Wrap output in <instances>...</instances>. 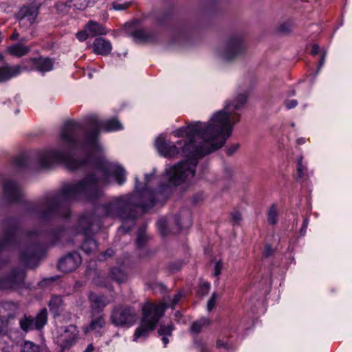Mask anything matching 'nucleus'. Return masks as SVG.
Wrapping results in <instances>:
<instances>
[{
    "instance_id": "28",
    "label": "nucleus",
    "mask_w": 352,
    "mask_h": 352,
    "mask_svg": "<svg viewBox=\"0 0 352 352\" xmlns=\"http://www.w3.org/2000/svg\"><path fill=\"white\" fill-rule=\"evenodd\" d=\"M89 1L90 0H69L67 6L74 9L83 10L87 7Z\"/></svg>"
},
{
    "instance_id": "5",
    "label": "nucleus",
    "mask_w": 352,
    "mask_h": 352,
    "mask_svg": "<svg viewBox=\"0 0 352 352\" xmlns=\"http://www.w3.org/2000/svg\"><path fill=\"white\" fill-rule=\"evenodd\" d=\"M29 65L21 66L6 65L0 67V82L7 81L13 77L16 76L23 70H26L30 66V69L36 70L39 72L45 73L52 70L54 67V60L49 57L40 56L38 58H32L26 61Z\"/></svg>"
},
{
    "instance_id": "12",
    "label": "nucleus",
    "mask_w": 352,
    "mask_h": 352,
    "mask_svg": "<svg viewBox=\"0 0 352 352\" xmlns=\"http://www.w3.org/2000/svg\"><path fill=\"white\" fill-rule=\"evenodd\" d=\"M79 331L75 325H68L63 329L57 338V342L62 349H69L76 344Z\"/></svg>"
},
{
    "instance_id": "10",
    "label": "nucleus",
    "mask_w": 352,
    "mask_h": 352,
    "mask_svg": "<svg viewBox=\"0 0 352 352\" xmlns=\"http://www.w3.org/2000/svg\"><path fill=\"white\" fill-rule=\"evenodd\" d=\"M47 321V312L46 309H41L34 318L31 316L25 315L19 321L20 327L24 331L33 329H42Z\"/></svg>"
},
{
    "instance_id": "22",
    "label": "nucleus",
    "mask_w": 352,
    "mask_h": 352,
    "mask_svg": "<svg viewBox=\"0 0 352 352\" xmlns=\"http://www.w3.org/2000/svg\"><path fill=\"white\" fill-rule=\"evenodd\" d=\"M85 29L89 32L90 36L105 35L107 34L106 28L103 25L94 21H89L85 25Z\"/></svg>"
},
{
    "instance_id": "16",
    "label": "nucleus",
    "mask_w": 352,
    "mask_h": 352,
    "mask_svg": "<svg viewBox=\"0 0 352 352\" xmlns=\"http://www.w3.org/2000/svg\"><path fill=\"white\" fill-rule=\"evenodd\" d=\"M89 300L91 314L102 311L111 302L110 300L105 296L94 292L89 294Z\"/></svg>"
},
{
    "instance_id": "59",
    "label": "nucleus",
    "mask_w": 352,
    "mask_h": 352,
    "mask_svg": "<svg viewBox=\"0 0 352 352\" xmlns=\"http://www.w3.org/2000/svg\"><path fill=\"white\" fill-rule=\"evenodd\" d=\"M297 143L298 144L305 143V139L304 138H299L297 140Z\"/></svg>"
},
{
    "instance_id": "11",
    "label": "nucleus",
    "mask_w": 352,
    "mask_h": 352,
    "mask_svg": "<svg viewBox=\"0 0 352 352\" xmlns=\"http://www.w3.org/2000/svg\"><path fill=\"white\" fill-rule=\"evenodd\" d=\"M38 14V7L34 4L23 6L16 15L21 28L28 29L36 21Z\"/></svg>"
},
{
    "instance_id": "41",
    "label": "nucleus",
    "mask_w": 352,
    "mask_h": 352,
    "mask_svg": "<svg viewBox=\"0 0 352 352\" xmlns=\"http://www.w3.org/2000/svg\"><path fill=\"white\" fill-rule=\"evenodd\" d=\"M89 36V32L87 31V30L85 29V30H82V31H80V32H78L77 34H76V38L80 41H85Z\"/></svg>"
},
{
    "instance_id": "55",
    "label": "nucleus",
    "mask_w": 352,
    "mask_h": 352,
    "mask_svg": "<svg viewBox=\"0 0 352 352\" xmlns=\"http://www.w3.org/2000/svg\"><path fill=\"white\" fill-rule=\"evenodd\" d=\"M210 286V285L208 283H204L201 285L202 288L206 291V293L209 291Z\"/></svg>"
},
{
    "instance_id": "29",
    "label": "nucleus",
    "mask_w": 352,
    "mask_h": 352,
    "mask_svg": "<svg viewBox=\"0 0 352 352\" xmlns=\"http://www.w3.org/2000/svg\"><path fill=\"white\" fill-rule=\"evenodd\" d=\"M183 296H184V295H183L182 292H179L173 296L170 302H168L167 301V300L164 299V301L160 303H158V305L164 304V306L166 307L165 309H167L168 307L174 309L175 305L182 300ZM155 304L157 305V303H155Z\"/></svg>"
},
{
    "instance_id": "19",
    "label": "nucleus",
    "mask_w": 352,
    "mask_h": 352,
    "mask_svg": "<svg viewBox=\"0 0 352 352\" xmlns=\"http://www.w3.org/2000/svg\"><path fill=\"white\" fill-rule=\"evenodd\" d=\"M93 47L95 53L103 56L109 54L112 50L111 43L102 37L95 39L93 43Z\"/></svg>"
},
{
    "instance_id": "50",
    "label": "nucleus",
    "mask_w": 352,
    "mask_h": 352,
    "mask_svg": "<svg viewBox=\"0 0 352 352\" xmlns=\"http://www.w3.org/2000/svg\"><path fill=\"white\" fill-rule=\"evenodd\" d=\"M319 52V47L318 45L315 44L311 47L310 53L311 55H316Z\"/></svg>"
},
{
    "instance_id": "15",
    "label": "nucleus",
    "mask_w": 352,
    "mask_h": 352,
    "mask_svg": "<svg viewBox=\"0 0 352 352\" xmlns=\"http://www.w3.org/2000/svg\"><path fill=\"white\" fill-rule=\"evenodd\" d=\"M81 263V257L77 252L69 254L58 262V269L64 273L74 270Z\"/></svg>"
},
{
    "instance_id": "58",
    "label": "nucleus",
    "mask_w": 352,
    "mask_h": 352,
    "mask_svg": "<svg viewBox=\"0 0 352 352\" xmlns=\"http://www.w3.org/2000/svg\"><path fill=\"white\" fill-rule=\"evenodd\" d=\"M10 305L9 303H5L1 305H0V315L2 314V311H4L6 309V307H8Z\"/></svg>"
},
{
    "instance_id": "40",
    "label": "nucleus",
    "mask_w": 352,
    "mask_h": 352,
    "mask_svg": "<svg viewBox=\"0 0 352 352\" xmlns=\"http://www.w3.org/2000/svg\"><path fill=\"white\" fill-rule=\"evenodd\" d=\"M216 300H217V294L213 293L212 295V297L208 300V304H207V309L209 311H211L214 308V307L216 304Z\"/></svg>"
},
{
    "instance_id": "31",
    "label": "nucleus",
    "mask_w": 352,
    "mask_h": 352,
    "mask_svg": "<svg viewBox=\"0 0 352 352\" xmlns=\"http://www.w3.org/2000/svg\"><path fill=\"white\" fill-rule=\"evenodd\" d=\"M82 248L85 252L89 254L97 248V243L93 239H86L82 244Z\"/></svg>"
},
{
    "instance_id": "9",
    "label": "nucleus",
    "mask_w": 352,
    "mask_h": 352,
    "mask_svg": "<svg viewBox=\"0 0 352 352\" xmlns=\"http://www.w3.org/2000/svg\"><path fill=\"white\" fill-rule=\"evenodd\" d=\"M137 314L130 307L119 305L115 307L111 315V321L116 326H131L136 320Z\"/></svg>"
},
{
    "instance_id": "13",
    "label": "nucleus",
    "mask_w": 352,
    "mask_h": 352,
    "mask_svg": "<svg viewBox=\"0 0 352 352\" xmlns=\"http://www.w3.org/2000/svg\"><path fill=\"white\" fill-rule=\"evenodd\" d=\"M25 277L24 270H15L8 276L0 280V288L1 289L15 288L23 283Z\"/></svg>"
},
{
    "instance_id": "20",
    "label": "nucleus",
    "mask_w": 352,
    "mask_h": 352,
    "mask_svg": "<svg viewBox=\"0 0 352 352\" xmlns=\"http://www.w3.org/2000/svg\"><path fill=\"white\" fill-rule=\"evenodd\" d=\"M31 47L22 43H15L8 47L7 52L10 55L16 57H21L26 55L30 51Z\"/></svg>"
},
{
    "instance_id": "44",
    "label": "nucleus",
    "mask_w": 352,
    "mask_h": 352,
    "mask_svg": "<svg viewBox=\"0 0 352 352\" xmlns=\"http://www.w3.org/2000/svg\"><path fill=\"white\" fill-rule=\"evenodd\" d=\"M232 220L234 223H238L241 219V214L239 211H234L231 213Z\"/></svg>"
},
{
    "instance_id": "46",
    "label": "nucleus",
    "mask_w": 352,
    "mask_h": 352,
    "mask_svg": "<svg viewBox=\"0 0 352 352\" xmlns=\"http://www.w3.org/2000/svg\"><path fill=\"white\" fill-rule=\"evenodd\" d=\"M129 3H124V4H121V3H113V7L116 10H122L126 9L129 7Z\"/></svg>"
},
{
    "instance_id": "33",
    "label": "nucleus",
    "mask_w": 352,
    "mask_h": 352,
    "mask_svg": "<svg viewBox=\"0 0 352 352\" xmlns=\"http://www.w3.org/2000/svg\"><path fill=\"white\" fill-rule=\"evenodd\" d=\"M294 26V23L292 21H287L280 24L278 30L282 34H289L293 30Z\"/></svg>"
},
{
    "instance_id": "6",
    "label": "nucleus",
    "mask_w": 352,
    "mask_h": 352,
    "mask_svg": "<svg viewBox=\"0 0 352 352\" xmlns=\"http://www.w3.org/2000/svg\"><path fill=\"white\" fill-rule=\"evenodd\" d=\"M64 163L70 170H74L84 167L91 163L87 158L84 160L70 159L66 152L51 150L42 151L39 154V163L43 168H50L54 163Z\"/></svg>"
},
{
    "instance_id": "42",
    "label": "nucleus",
    "mask_w": 352,
    "mask_h": 352,
    "mask_svg": "<svg viewBox=\"0 0 352 352\" xmlns=\"http://www.w3.org/2000/svg\"><path fill=\"white\" fill-rule=\"evenodd\" d=\"M136 245L138 247L140 248L144 245V243L146 242V236L145 235L140 232L138 235L137 239H136Z\"/></svg>"
},
{
    "instance_id": "3",
    "label": "nucleus",
    "mask_w": 352,
    "mask_h": 352,
    "mask_svg": "<svg viewBox=\"0 0 352 352\" xmlns=\"http://www.w3.org/2000/svg\"><path fill=\"white\" fill-rule=\"evenodd\" d=\"M164 186H160V192L157 195L153 192L143 190L142 192H135L129 197H122L114 199L113 201L103 204L100 208L98 213L102 217H120L126 219L132 217L129 212L133 207L141 208L144 211L151 208L160 199L165 198L163 193Z\"/></svg>"
},
{
    "instance_id": "34",
    "label": "nucleus",
    "mask_w": 352,
    "mask_h": 352,
    "mask_svg": "<svg viewBox=\"0 0 352 352\" xmlns=\"http://www.w3.org/2000/svg\"><path fill=\"white\" fill-rule=\"evenodd\" d=\"M132 36L140 41H146L149 38L148 32L144 30H137L133 32Z\"/></svg>"
},
{
    "instance_id": "64",
    "label": "nucleus",
    "mask_w": 352,
    "mask_h": 352,
    "mask_svg": "<svg viewBox=\"0 0 352 352\" xmlns=\"http://www.w3.org/2000/svg\"><path fill=\"white\" fill-rule=\"evenodd\" d=\"M3 59V56L1 54H0V62L2 61Z\"/></svg>"
},
{
    "instance_id": "2",
    "label": "nucleus",
    "mask_w": 352,
    "mask_h": 352,
    "mask_svg": "<svg viewBox=\"0 0 352 352\" xmlns=\"http://www.w3.org/2000/svg\"><path fill=\"white\" fill-rule=\"evenodd\" d=\"M94 172L74 184L63 186L56 196L45 199V205L50 212L59 210L63 202L72 199L94 201L102 195L101 186L107 184L109 171L106 164L91 162Z\"/></svg>"
},
{
    "instance_id": "60",
    "label": "nucleus",
    "mask_w": 352,
    "mask_h": 352,
    "mask_svg": "<svg viewBox=\"0 0 352 352\" xmlns=\"http://www.w3.org/2000/svg\"><path fill=\"white\" fill-rule=\"evenodd\" d=\"M112 253H113V251L111 250H108L106 252H105V255H107L109 256H111L112 255Z\"/></svg>"
},
{
    "instance_id": "1",
    "label": "nucleus",
    "mask_w": 352,
    "mask_h": 352,
    "mask_svg": "<svg viewBox=\"0 0 352 352\" xmlns=\"http://www.w3.org/2000/svg\"><path fill=\"white\" fill-rule=\"evenodd\" d=\"M246 100V94H239L227 102L224 109L216 112L207 124L197 122L175 130L173 134L176 137L184 138L176 144L166 142L162 138L156 140L155 147L161 155L173 157L182 153L187 157L166 170L169 185H179L193 177L198 159L224 145L232 135L233 126L240 120L239 111Z\"/></svg>"
},
{
    "instance_id": "63",
    "label": "nucleus",
    "mask_w": 352,
    "mask_h": 352,
    "mask_svg": "<svg viewBox=\"0 0 352 352\" xmlns=\"http://www.w3.org/2000/svg\"><path fill=\"white\" fill-rule=\"evenodd\" d=\"M324 61V56H323L322 57V58H321L320 62V67L323 65Z\"/></svg>"
},
{
    "instance_id": "48",
    "label": "nucleus",
    "mask_w": 352,
    "mask_h": 352,
    "mask_svg": "<svg viewBox=\"0 0 352 352\" xmlns=\"http://www.w3.org/2000/svg\"><path fill=\"white\" fill-rule=\"evenodd\" d=\"M308 223H309L308 219H304L302 224L301 229H300V234L302 235L305 234L306 230L307 228V226H308Z\"/></svg>"
},
{
    "instance_id": "52",
    "label": "nucleus",
    "mask_w": 352,
    "mask_h": 352,
    "mask_svg": "<svg viewBox=\"0 0 352 352\" xmlns=\"http://www.w3.org/2000/svg\"><path fill=\"white\" fill-rule=\"evenodd\" d=\"M217 346L218 348H227V344L223 343L221 340H217Z\"/></svg>"
},
{
    "instance_id": "38",
    "label": "nucleus",
    "mask_w": 352,
    "mask_h": 352,
    "mask_svg": "<svg viewBox=\"0 0 352 352\" xmlns=\"http://www.w3.org/2000/svg\"><path fill=\"white\" fill-rule=\"evenodd\" d=\"M15 232L11 231L8 232L6 234V236L3 239L0 241V250L6 246L8 243H10L14 238Z\"/></svg>"
},
{
    "instance_id": "43",
    "label": "nucleus",
    "mask_w": 352,
    "mask_h": 352,
    "mask_svg": "<svg viewBox=\"0 0 352 352\" xmlns=\"http://www.w3.org/2000/svg\"><path fill=\"white\" fill-rule=\"evenodd\" d=\"M222 268H223V265H222L221 261H219L216 262V263L214 265V273H213L214 276H219V275L221 272Z\"/></svg>"
},
{
    "instance_id": "56",
    "label": "nucleus",
    "mask_w": 352,
    "mask_h": 352,
    "mask_svg": "<svg viewBox=\"0 0 352 352\" xmlns=\"http://www.w3.org/2000/svg\"><path fill=\"white\" fill-rule=\"evenodd\" d=\"M94 350V345L92 344H89L84 352H93Z\"/></svg>"
},
{
    "instance_id": "49",
    "label": "nucleus",
    "mask_w": 352,
    "mask_h": 352,
    "mask_svg": "<svg viewBox=\"0 0 352 352\" xmlns=\"http://www.w3.org/2000/svg\"><path fill=\"white\" fill-rule=\"evenodd\" d=\"M298 104V102L297 100H289L286 102L285 105L287 107V109H292V108H294L295 107H296Z\"/></svg>"
},
{
    "instance_id": "23",
    "label": "nucleus",
    "mask_w": 352,
    "mask_h": 352,
    "mask_svg": "<svg viewBox=\"0 0 352 352\" xmlns=\"http://www.w3.org/2000/svg\"><path fill=\"white\" fill-rule=\"evenodd\" d=\"M93 219L92 215L82 216L79 219L80 232H83L85 235L89 234V230L93 227Z\"/></svg>"
},
{
    "instance_id": "32",
    "label": "nucleus",
    "mask_w": 352,
    "mask_h": 352,
    "mask_svg": "<svg viewBox=\"0 0 352 352\" xmlns=\"http://www.w3.org/2000/svg\"><path fill=\"white\" fill-rule=\"evenodd\" d=\"M267 220L272 225L278 222V211L275 205H272L270 208L267 212Z\"/></svg>"
},
{
    "instance_id": "25",
    "label": "nucleus",
    "mask_w": 352,
    "mask_h": 352,
    "mask_svg": "<svg viewBox=\"0 0 352 352\" xmlns=\"http://www.w3.org/2000/svg\"><path fill=\"white\" fill-rule=\"evenodd\" d=\"M21 352H42V348L31 341H25L21 346Z\"/></svg>"
},
{
    "instance_id": "26",
    "label": "nucleus",
    "mask_w": 352,
    "mask_h": 352,
    "mask_svg": "<svg viewBox=\"0 0 352 352\" xmlns=\"http://www.w3.org/2000/svg\"><path fill=\"white\" fill-rule=\"evenodd\" d=\"M113 175L119 185H122L126 180L125 170L119 166L113 169Z\"/></svg>"
},
{
    "instance_id": "62",
    "label": "nucleus",
    "mask_w": 352,
    "mask_h": 352,
    "mask_svg": "<svg viewBox=\"0 0 352 352\" xmlns=\"http://www.w3.org/2000/svg\"><path fill=\"white\" fill-rule=\"evenodd\" d=\"M69 215V211L68 210H67V212L65 214H63V216L65 218L68 217Z\"/></svg>"
},
{
    "instance_id": "30",
    "label": "nucleus",
    "mask_w": 352,
    "mask_h": 352,
    "mask_svg": "<svg viewBox=\"0 0 352 352\" xmlns=\"http://www.w3.org/2000/svg\"><path fill=\"white\" fill-rule=\"evenodd\" d=\"M307 168L303 164V157L300 156L297 160V174L298 177L302 179L307 176Z\"/></svg>"
},
{
    "instance_id": "51",
    "label": "nucleus",
    "mask_w": 352,
    "mask_h": 352,
    "mask_svg": "<svg viewBox=\"0 0 352 352\" xmlns=\"http://www.w3.org/2000/svg\"><path fill=\"white\" fill-rule=\"evenodd\" d=\"M272 250L270 245H266L265 249L264 254L265 256H269L272 254Z\"/></svg>"
},
{
    "instance_id": "54",
    "label": "nucleus",
    "mask_w": 352,
    "mask_h": 352,
    "mask_svg": "<svg viewBox=\"0 0 352 352\" xmlns=\"http://www.w3.org/2000/svg\"><path fill=\"white\" fill-rule=\"evenodd\" d=\"M19 36V34L17 32H14L10 36V39L14 41L18 39Z\"/></svg>"
},
{
    "instance_id": "14",
    "label": "nucleus",
    "mask_w": 352,
    "mask_h": 352,
    "mask_svg": "<svg viewBox=\"0 0 352 352\" xmlns=\"http://www.w3.org/2000/svg\"><path fill=\"white\" fill-rule=\"evenodd\" d=\"M243 50L241 40L238 37L232 38L227 42L222 56L225 60H231L241 54Z\"/></svg>"
},
{
    "instance_id": "17",
    "label": "nucleus",
    "mask_w": 352,
    "mask_h": 352,
    "mask_svg": "<svg viewBox=\"0 0 352 352\" xmlns=\"http://www.w3.org/2000/svg\"><path fill=\"white\" fill-rule=\"evenodd\" d=\"M91 320L89 324L84 326L82 328L83 332L87 334L91 331L96 333H100L106 325V321L104 314H100L98 316L91 314Z\"/></svg>"
},
{
    "instance_id": "47",
    "label": "nucleus",
    "mask_w": 352,
    "mask_h": 352,
    "mask_svg": "<svg viewBox=\"0 0 352 352\" xmlns=\"http://www.w3.org/2000/svg\"><path fill=\"white\" fill-rule=\"evenodd\" d=\"M14 163L16 164V165L17 166L22 167V166H25V159L22 156L19 157L15 160Z\"/></svg>"
},
{
    "instance_id": "8",
    "label": "nucleus",
    "mask_w": 352,
    "mask_h": 352,
    "mask_svg": "<svg viewBox=\"0 0 352 352\" xmlns=\"http://www.w3.org/2000/svg\"><path fill=\"white\" fill-rule=\"evenodd\" d=\"M81 126L77 122L69 121L65 124L61 129L59 138V144L63 149L70 151L76 147L78 139V134Z\"/></svg>"
},
{
    "instance_id": "7",
    "label": "nucleus",
    "mask_w": 352,
    "mask_h": 352,
    "mask_svg": "<svg viewBox=\"0 0 352 352\" xmlns=\"http://www.w3.org/2000/svg\"><path fill=\"white\" fill-rule=\"evenodd\" d=\"M89 124L90 129L87 135L86 142L93 146L96 144L100 131L110 132L122 129V124L116 118L101 121L96 116H92L89 118Z\"/></svg>"
},
{
    "instance_id": "21",
    "label": "nucleus",
    "mask_w": 352,
    "mask_h": 352,
    "mask_svg": "<svg viewBox=\"0 0 352 352\" xmlns=\"http://www.w3.org/2000/svg\"><path fill=\"white\" fill-rule=\"evenodd\" d=\"M50 311L55 316H59L64 309V302L61 296H53L48 302Z\"/></svg>"
},
{
    "instance_id": "45",
    "label": "nucleus",
    "mask_w": 352,
    "mask_h": 352,
    "mask_svg": "<svg viewBox=\"0 0 352 352\" xmlns=\"http://www.w3.org/2000/svg\"><path fill=\"white\" fill-rule=\"evenodd\" d=\"M239 147V144H234L232 145L230 147H229L228 148H227L226 153L228 155H232L237 151Z\"/></svg>"
},
{
    "instance_id": "27",
    "label": "nucleus",
    "mask_w": 352,
    "mask_h": 352,
    "mask_svg": "<svg viewBox=\"0 0 352 352\" xmlns=\"http://www.w3.org/2000/svg\"><path fill=\"white\" fill-rule=\"evenodd\" d=\"M110 276L112 280L120 283L124 282L126 278V274L119 268H112L110 272Z\"/></svg>"
},
{
    "instance_id": "36",
    "label": "nucleus",
    "mask_w": 352,
    "mask_h": 352,
    "mask_svg": "<svg viewBox=\"0 0 352 352\" xmlns=\"http://www.w3.org/2000/svg\"><path fill=\"white\" fill-rule=\"evenodd\" d=\"M168 224H169L168 221L165 218L160 219L157 221V228L162 235H165L167 234Z\"/></svg>"
},
{
    "instance_id": "35",
    "label": "nucleus",
    "mask_w": 352,
    "mask_h": 352,
    "mask_svg": "<svg viewBox=\"0 0 352 352\" xmlns=\"http://www.w3.org/2000/svg\"><path fill=\"white\" fill-rule=\"evenodd\" d=\"M37 257L38 254L35 251H31L30 253L23 252L21 255V261L28 265L31 260H34Z\"/></svg>"
},
{
    "instance_id": "18",
    "label": "nucleus",
    "mask_w": 352,
    "mask_h": 352,
    "mask_svg": "<svg viewBox=\"0 0 352 352\" xmlns=\"http://www.w3.org/2000/svg\"><path fill=\"white\" fill-rule=\"evenodd\" d=\"M4 195L10 201H17L21 197L19 185L12 181H6L3 185Z\"/></svg>"
},
{
    "instance_id": "39",
    "label": "nucleus",
    "mask_w": 352,
    "mask_h": 352,
    "mask_svg": "<svg viewBox=\"0 0 352 352\" xmlns=\"http://www.w3.org/2000/svg\"><path fill=\"white\" fill-rule=\"evenodd\" d=\"M94 283L100 287H108V283L106 279L100 276H97L94 278Z\"/></svg>"
},
{
    "instance_id": "53",
    "label": "nucleus",
    "mask_w": 352,
    "mask_h": 352,
    "mask_svg": "<svg viewBox=\"0 0 352 352\" xmlns=\"http://www.w3.org/2000/svg\"><path fill=\"white\" fill-rule=\"evenodd\" d=\"M153 175L151 174V175H146L145 176V182H146V185L147 186L150 182V180H151L153 178Z\"/></svg>"
},
{
    "instance_id": "4",
    "label": "nucleus",
    "mask_w": 352,
    "mask_h": 352,
    "mask_svg": "<svg viewBox=\"0 0 352 352\" xmlns=\"http://www.w3.org/2000/svg\"><path fill=\"white\" fill-rule=\"evenodd\" d=\"M166 307L164 304L146 302L142 307L143 317L140 326L136 329L133 335V341L140 338H146L150 332L154 330L160 319L164 316Z\"/></svg>"
},
{
    "instance_id": "61",
    "label": "nucleus",
    "mask_w": 352,
    "mask_h": 352,
    "mask_svg": "<svg viewBox=\"0 0 352 352\" xmlns=\"http://www.w3.org/2000/svg\"><path fill=\"white\" fill-rule=\"evenodd\" d=\"M5 329H6V325L0 327V334L4 332Z\"/></svg>"
},
{
    "instance_id": "24",
    "label": "nucleus",
    "mask_w": 352,
    "mask_h": 352,
    "mask_svg": "<svg viewBox=\"0 0 352 352\" xmlns=\"http://www.w3.org/2000/svg\"><path fill=\"white\" fill-rule=\"evenodd\" d=\"M210 324V320L208 318H202L192 323L190 330L192 333H199L204 327H208Z\"/></svg>"
},
{
    "instance_id": "57",
    "label": "nucleus",
    "mask_w": 352,
    "mask_h": 352,
    "mask_svg": "<svg viewBox=\"0 0 352 352\" xmlns=\"http://www.w3.org/2000/svg\"><path fill=\"white\" fill-rule=\"evenodd\" d=\"M162 336V342L164 343V346H166L168 343L169 342V340L167 338L168 336Z\"/></svg>"
},
{
    "instance_id": "37",
    "label": "nucleus",
    "mask_w": 352,
    "mask_h": 352,
    "mask_svg": "<svg viewBox=\"0 0 352 352\" xmlns=\"http://www.w3.org/2000/svg\"><path fill=\"white\" fill-rule=\"evenodd\" d=\"M174 329V327L172 324L165 325H160L158 329V333L160 336H171L172 332Z\"/></svg>"
}]
</instances>
